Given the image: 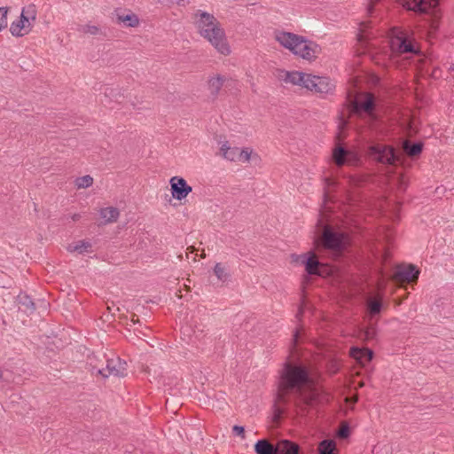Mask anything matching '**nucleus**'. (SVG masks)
<instances>
[{
  "label": "nucleus",
  "instance_id": "f257e3e1",
  "mask_svg": "<svg viewBox=\"0 0 454 454\" xmlns=\"http://www.w3.org/2000/svg\"><path fill=\"white\" fill-rule=\"evenodd\" d=\"M294 395V403L301 413L312 406L318 398V392L309 377V371L301 365L286 364L278 385L277 400L287 402V395Z\"/></svg>",
  "mask_w": 454,
  "mask_h": 454
},
{
  "label": "nucleus",
  "instance_id": "f03ea898",
  "mask_svg": "<svg viewBox=\"0 0 454 454\" xmlns=\"http://www.w3.org/2000/svg\"><path fill=\"white\" fill-rule=\"evenodd\" d=\"M195 24L200 35L206 38L218 52L228 55L231 52L230 46L226 41L225 33L220 27L219 22L207 12L198 10L194 14Z\"/></svg>",
  "mask_w": 454,
  "mask_h": 454
},
{
  "label": "nucleus",
  "instance_id": "7ed1b4c3",
  "mask_svg": "<svg viewBox=\"0 0 454 454\" xmlns=\"http://www.w3.org/2000/svg\"><path fill=\"white\" fill-rule=\"evenodd\" d=\"M319 248L325 250L334 260L339 259L347 249L348 237L331 228H325L317 240Z\"/></svg>",
  "mask_w": 454,
  "mask_h": 454
},
{
  "label": "nucleus",
  "instance_id": "20e7f679",
  "mask_svg": "<svg viewBox=\"0 0 454 454\" xmlns=\"http://www.w3.org/2000/svg\"><path fill=\"white\" fill-rule=\"evenodd\" d=\"M368 155L378 163L395 166L399 160L395 149L387 145L372 143L367 148Z\"/></svg>",
  "mask_w": 454,
  "mask_h": 454
},
{
  "label": "nucleus",
  "instance_id": "39448f33",
  "mask_svg": "<svg viewBox=\"0 0 454 454\" xmlns=\"http://www.w3.org/2000/svg\"><path fill=\"white\" fill-rule=\"evenodd\" d=\"M391 47L400 54L412 53L418 54L419 50L414 44V39L410 33L405 30L395 29L391 39Z\"/></svg>",
  "mask_w": 454,
  "mask_h": 454
},
{
  "label": "nucleus",
  "instance_id": "423d86ee",
  "mask_svg": "<svg viewBox=\"0 0 454 454\" xmlns=\"http://www.w3.org/2000/svg\"><path fill=\"white\" fill-rule=\"evenodd\" d=\"M127 367L126 361L121 360L120 357L110 358L106 360L105 368L93 366L92 373L99 374L103 378H108L109 376L123 378L127 375Z\"/></svg>",
  "mask_w": 454,
  "mask_h": 454
},
{
  "label": "nucleus",
  "instance_id": "0eeeda50",
  "mask_svg": "<svg viewBox=\"0 0 454 454\" xmlns=\"http://www.w3.org/2000/svg\"><path fill=\"white\" fill-rule=\"evenodd\" d=\"M404 6L418 14H427L438 18L437 0H405Z\"/></svg>",
  "mask_w": 454,
  "mask_h": 454
},
{
  "label": "nucleus",
  "instance_id": "6e6552de",
  "mask_svg": "<svg viewBox=\"0 0 454 454\" xmlns=\"http://www.w3.org/2000/svg\"><path fill=\"white\" fill-rule=\"evenodd\" d=\"M351 108L353 113L360 118L365 114L370 121H375L377 115L374 113L375 110V100L372 94H367L365 99L359 101L355 99L351 103Z\"/></svg>",
  "mask_w": 454,
  "mask_h": 454
},
{
  "label": "nucleus",
  "instance_id": "1a4fd4ad",
  "mask_svg": "<svg viewBox=\"0 0 454 454\" xmlns=\"http://www.w3.org/2000/svg\"><path fill=\"white\" fill-rule=\"evenodd\" d=\"M276 39L282 46L298 56L301 53L302 45L307 43V39L303 36L290 32H282L276 35Z\"/></svg>",
  "mask_w": 454,
  "mask_h": 454
},
{
  "label": "nucleus",
  "instance_id": "9d476101",
  "mask_svg": "<svg viewBox=\"0 0 454 454\" xmlns=\"http://www.w3.org/2000/svg\"><path fill=\"white\" fill-rule=\"evenodd\" d=\"M305 82L306 89L321 94L329 93L334 89V85L328 77L309 74Z\"/></svg>",
  "mask_w": 454,
  "mask_h": 454
},
{
  "label": "nucleus",
  "instance_id": "9b49d317",
  "mask_svg": "<svg viewBox=\"0 0 454 454\" xmlns=\"http://www.w3.org/2000/svg\"><path fill=\"white\" fill-rule=\"evenodd\" d=\"M170 190L172 197L177 200H182L192 191V188L187 184L184 178L181 176H173L170 181Z\"/></svg>",
  "mask_w": 454,
  "mask_h": 454
},
{
  "label": "nucleus",
  "instance_id": "f8f14e48",
  "mask_svg": "<svg viewBox=\"0 0 454 454\" xmlns=\"http://www.w3.org/2000/svg\"><path fill=\"white\" fill-rule=\"evenodd\" d=\"M333 160L334 163L340 167L345 164L356 165L359 159L357 155L346 148L339 145L333 152Z\"/></svg>",
  "mask_w": 454,
  "mask_h": 454
},
{
  "label": "nucleus",
  "instance_id": "ddd939ff",
  "mask_svg": "<svg viewBox=\"0 0 454 454\" xmlns=\"http://www.w3.org/2000/svg\"><path fill=\"white\" fill-rule=\"evenodd\" d=\"M367 321H378L383 309L387 307L380 296L370 297L366 300Z\"/></svg>",
  "mask_w": 454,
  "mask_h": 454
},
{
  "label": "nucleus",
  "instance_id": "4468645a",
  "mask_svg": "<svg viewBox=\"0 0 454 454\" xmlns=\"http://www.w3.org/2000/svg\"><path fill=\"white\" fill-rule=\"evenodd\" d=\"M305 271L310 276H323L325 272V264L320 262L315 251H309V257L305 260Z\"/></svg>",
  "mask_w": 454,
  "mask_h": 454
},
{
  "label": "nucleus",
  "instance_id": "2eb2a0df",
  "mask_svg": "<svg viewBox=\"0 0 454 454\" xmlns=\"http://www.w3.org/2000/svg\"><path fill=\"white\" fill-rule=\"evenodd\" d=\"M419 275V270L413 264L400 266L395 271L398 281L416 283Z\"/></svg>",
  "mask_w": 454,
  "mask_h": 454
},
{
  "label": "nucleus",
  "instance_id": "dca6fc26",
  "mask_svg": "<svg viewBox=\"0 0 454 454\" xmlns=\"http://www.w3.org/2000/svg\"><path fill=\"white\" fill-rule=\"evenodd\" d=\"M30 30L29 16L25 14V9H23L20 20L11 24L10 32L13 36L20 37L27 35Z\"/></svg>",
  "mask_w": 454,
  "mask_h": 454
},
{
  "label": "nucleus",
  "instance_id": "f3484780",
  "mask_svg": "<svg viewBox=\"0 0 454 454\" xmlns=\"http://www.w3.org/2000/svg\"><path fill=\"white\" fill-rule=\"evenodd\" d=\"M309 74L298 72V71H280L279 73V79L286 83H292L294 85H301L305 87L306 80Z\"/></svg>",
  "mask_w": 454,
  "mask_h": 454
},
{
  "label": "nucleus",
  "instance_id": "a211bd4d",
  "mask_svg": "<svg viewBox=\"0 0 454 454\" xmlns=\"http://www.w3.org/2000/svg\"><path fill=\"white\" fill-rule=\"evenodd\" d=\"M275 454H301L300 446L287 439L279 440L276 442Z\"/></svg>",
  "mask_w": 454,
  "mask_h": 454
},
{
  "label": "nucleus",
  "instance_id": "6ab92c4d",
  "mask_svg": "<svg viewBox=\"0 0 454 454\" xmlns=\"http://www.w3.org/2000/svg\"><path fill=\"white\" fill-rule=\"evenodd\" d=\"M350 356L360 364H365L372 361L373 357V351L369 348H361L358 347H352L350 348Z\"/></svg>",
  "mask_w": 454,
  "mask_h": 454
},
{
  "label": "nucleus",
  "instance_id": "aec40b11",
  "mask_svg": "<svg viewBox=\"0 0 454 454\" xmlns=\"http://www.w3.org/2000/svg\"><path fill=\"white\" fill-rule=\"evenodd\" d=\"M301 53H300V57L307 60H312L317 58V54L320 52L321 48L316 43L307 40V43L302 45Z\"/></svg>",
  "mask_w": 454,
  "mask_h": 454
},
{
  "label": "nucleus",
  "instance_id": "412c9836",
  "mask_svg": "<svg viewBox=\"0 0 454 454\" xmlns=\"http://www.w3.org/2000/svg\"><path fill=\"white\" fill-rule=\"evenodd\" d=\"M116 23H123L128 27H135L139 24L138 17L129 12L128 13H116Z\"/></svg>",
  "mask_w": 454,
  "mask_h": 454
},
{
  "label": "nucleus",
  "instance_id": "4be33fe9",
  "mask_svg": "<svg viewBox=\"0 0 454 454\" xmlns=\"http://www.w3.org/2000/svg\"><path fill=\"white\" fill-rule=\"evenodd\" d=\"M254 451L256 454H275L276 443L272 444L267 439L258 440L254 444Z\"/></svg>",
  "mask_w": 454,
  "mask_h": 454
},
{
  "label": "nucleus",
  "instance_id": "5701e85b",
  "mask_svg": "<svg viewBox=\"0 0 454 454\" xmlns=\"http://www.w3.org/2000/svg\"><path fill=\"white\" fill-rule=\"evenodd\" d=\"M226 81V77L220 74L211 78L208 81V89L210 90L211 95L215 98L219 94L220 90L222 89Z\"/></svg>",
  "mask_w": 454,
  "mask_h": 454
},
{
  "label": "nucleus",
  "instance_id": "b1692460",
  "mask_svg": "<svg viewBox=\"0 0 454 454\" xmlns=\"http://www.w3.org/2000/svg\"><path fill=\"white\" fill-rule=\"evenodd\" d=\"M120 211L117 207H107L100 210V216L105 220V223L117 222Z\"/></svg>",
  "mask_w": 454,
  "mask_h": 454
},
{
  "label": "nucleus",
  "instance_id": "393cba45",
  "mask_svg": "<svg viewBox=\"0 0 454 454\" xmlns=\"http://www.w3.org/2000/svg\"><path fill=\"white\" fill-rule=\"evenodd\" d=\"M319 454H336V443L334 440L325 439L318 444Z\"/></svg>",
  "mask_w": 454,
  "mask_h": 454
},
{
  "label": "nucleus",
  "instance_id": "a878e982",
  "mask_svg": "<svg viewBox=\"0 0 454 454\" xmlns=\"http://www.w3.org/2000/svg\"><path fill=\"white\" fill-rule=\"evenodd\" d=\"M220 150H221L222 155L226 160H229L231 161L238 160L239 153V148H238V147H230V146L227 145V143H225V144H223L221 146Z\"/></svg>",
  "mask_w": 454,
  "mask_h": 454
},
{
  "label": "nucleus",
  "instance_id": "bb28decb",
  "mask_svg": "<svg viewBox=\"0 0 454 454\" xmlns=\"http://www.w3.org/2000/svg\"><path fill=\"white\" fill-rule=\"evenodd\" d=\"M403 149L409 156L416 157L421 153L423 150V144L420 142L413 144L406 142L403 145Z\"/></svg>",
  "mask_w": 454,
  "mask_h": 454
},
{
  "label": "nucleus",
  "instance_id": "cd10ccee",
  "mask_svg": "<svg viewBox=\"0 0 454 454\" xmlns=\"http://www.w3.org/2000/svg\"><path fill=\"white\" fill-rule=\"evenodd\" d=\"M91 248V243L86 240H80L74 245H69L68 250L70 252H78L79 254H84L89 252Z\"/></svg>",
  "mask_w": 454,
  "mask_h": 454
},
{
  "label": "nucleus",
  "instance_id": "c85d7f7f",
  "mask_svg": "<svg viewBox=\"0 0 454 454\" xmlns=\"http://www.w3.org/2000/svg\"><path fill=\"white\" fill-rule=\"evenodd\" d=\"M80 31L93 35L106 36V32L104 29L94 25H84L80 28Z\"/></svg>",
  "mask_w": 454,
  "mask_h": 454
},
{
  "label": "nucleus",
  "instance_id": "c756f323",
  "mask_svg": "<svg viewBox=\"0 0 454 454\" xmlns=\"http://www.w3.org/2000/svg\"><path fill=\"white\" fill-rule=\"evenodd\" d=\"M214 273L217 277V278L223 282L228 280V278H230V275L227 272L225 267H223L219 262L215 265Z\"/></svg>",
  "mask_w": 454,
  "mask_h": 454
},
{
  "label": "nucleus",
  "instance_id": "7c9ffc66",
  "mask_svg": "<svg viewBox=\"0 0 454 454\" xmlns=\"http://www.w3.org/2000/svg\"><path fill=\"white\" fill-rule=\"evenodd\" d=\"M19 303L23 306L27 310L33 312L35 309V306L32 299L28 295H19Z\"/></svg>",
  "mask_w": 454,
  "mask_h": 454
},
{
  "label": "nucleus",
  "instance_id": "2f4dec72",
  "mask_svg": "<svg viewBox=\"0 0 454 454\" xmlns=\"http://www.w3.org/2000/svg\"><path fill=\"white\" fill-rule=\"evenodd\" d=\"M377 323L378 321H368V326L364 330V336L367 340H372L377 335Z\"/></svg>",
  "mask_w": 454,
  "mask_h": 454
},
{
  "label": "nucleus",
  "instance_id": "473e14b6",
  "mask_svg": "<svg viewBox=\"0 0 454 454\" xmlns=\"http://www.w3.org/2000/svg\"><path fill=\"white\" fill-rule=\"evenodd\" d=\"M93 184V178L90 175L78 177L75 181V184L78 188H88Z\"/></svg>",
  "mask_w": 454,
  "mask_h": 454
},
{
  "label": "nucleus",
  "instance_id": "72a5a7b5",
  "mask_svg": "<svg viewBox=\"0 0 454 454\" xmlns=\"http://www.w3.org/2000/svg\"><path fill=\"white\" fill-rule=\"evenodd\" d=\"M309 257V251L307 253L301 254H293L291 255L293 262H297L303 266L305 265V260Z\"/></svg>",
  "mask_w": 454,
  "mask_h": 454
},
{
  "label": "nucleus",
  "instance_id": "f704fd0d",
  "mask_svg": "<svg viewBox=\"0 0 454 454\" xmlns=\"http://www.w3.org/2000/svg\"><path fill=\"white\" fill-rule=\"evenodd\" d=\"M7 13L8 9L5 7H0V26L1 30L7 27Z\"/></svg>",
  "mask_w": 454,
  "mask_h": 454
},
{
  "label": "nucleus",
  "instance_id": "c9c22d12",
  "mask_svg": "<svg viewBox=\"0 0 454 454\" xmlns=\"http://www.w3.org/2000/svg\"><path fill=\"white\" fill-rule=\"evenodd\" d=\"M250 157H251V152H248L247 148H245L242 150L239 149V158H238L239 161H242V162L248 161Z\"/></svg>",
  "mask_w": 454,
  "mask_h": 454
},
{
  "label": "nucleus",
  "instance_id": "e433bc0d",
  "mask_svg": "<svg viewBox=\"0 0 454 454\" xmlns=\"http://www.w3.org/2000/svg\"><path fill=\"white\" fill-rule=\"evenodd\" d=\"M160 4L164 5H170L176 4L180 6H185L186 4H188V1L186 0H157Z\"/></svg>",
  "mask_w": 454,
  "mask_h": 454
},
{
  "label": "nucleus",
  "instance_id": "4c0bfd02",
  "mask_svg": "<svg viewBox=\"0 0 454 454\" xmlns=\"http://www.w3.org/2000/svg\"><path fill=\"white\" fill-rule=\"evenodd\" d=\"M25 14L29 16V20H35L36 18V11L35 5H29L27 10H25Z\"/></svg>",
  "mask_w": 454,
  "mask_h": 454
},
{
  "label": "nucleus",
  "instance_id": "58836bf2",
  "mask_svg": "<svg viewBox=\"0 0 454 454\" xmlns=\"http://www.w3.org/2000/svg\"><path fill=\"white\" fill-rule=\"evenodd\" d=\"M232 431H233V433L236 435H239V436H240L243 439L245 438V428H244V427L235 425L233 427V428H232Z\"/></svg>",
  "mask_w": 454,
  "mask_h": 454
},
{
  "label": "nucleus",
  "instance_id": "ea45409f",
  "mask_svg": "<svg viewBox=\"0 0 454 454\" xmlns=\"http://www.w3.org/2000/svg\"><path fill=\"white\" fill-rule=\"evenodd\" d=\"M365 177L359 176V177H351V183L355 185H360L362 183L365 182Z\"/></svg>",
  "mask_w": 454,
  "mask_h": 454
},
{
  "label": "nucleus",
  "instance_id": "a19ab883",
  "mask_svg": "<svg viewBox=\"0 0 454 454\" xmlns=\"http://www.w3.org/2000/svg\"><path fill=\"white\" fill-rule=\"evenodd\" d=\"M105 96L109 98H114L117 96V93L115 92V90L112 88H106L105 90Z\"/></svg>",
  "mask_w": 454,
  "mask_h": 454
},
{
  "label": "nucleus",
  "instance_id": "79ce46f5",
  "mask_svg": "<svg viewBox=\"0 0 454 454\" xmlns=\"http://www.w3.org/2000/svg\"><path fill=\"white\" fill-rule=\"evenodd\" d=\"M338 434L340 438H347L349 434L348 427L342 428Z\"/></svg>",
  "mask_w": 454,
  "mask_h": 454
},
{
  "label": "nucleus",
  "instance_id": "37998d69",
  "mask_svg": "<svg viewBox=\"0 0 454 454\" xmlns=\"http://www.w3.org/2000/svg\"><path fill=\"white\" fill-rule=\"evenodd\" d=\"M274 407H275L274 419H279L283 414V411H282V409L277 407L276 404L274 405Z\"/></svg>",
  "mask_w": 454,
  "mask_h": 454
},
{
  "label": "nucleus",
  "instance_id": "c03bdc74",
  "mask_svg": "<svg viewBox=\"0 0 454 454\" xmlns=\"http://www.w3.org/2000/svg\"><path fill=\"white\" fill-rule=\"evenodd\" d=\"M302 314H303V308L301 306V307L299 308V310H298V312H297L296 317H301V316H302Z\"/></svg>",
  "mask_w": 454,
  "mask_h": 454
},
{
  "label": "nucleus",
  "instance_id": "a18cd8bd",
  "mask_svg": "<svg viewBox=\"0 0 454 454\" xmlns=\"http://www.w3.org/2000/svg\"><path fill=\"white\" fill-rule=\"evenodd\" d=\"M136 315H133L132 317V319H131V322L135 325V324H137V323H140L139 319L138 318H135Z\"/></svg>",
  "mask_w": 454,
  "mask_h": 454
},
{
  "label": "nucleus",
  "instance_id": "49530a36",
  "mask_svg": "<svg viewBox=\"0 0 454 454\" xmlns=\"http://www.w3.org/2000/svg\"><path fill=\"white\" fill-rule=\"evenodd\" d=\"M79 218H80V215H78V214H74V215L72 216V219H73L74 221H77V220H79Z\"/></svg>",
  "mask_w": 454,
  "mask_h": 454
},
{
  "label": "nucleus",
  "instance_id": "de8ad7c7",
  "mask_svg": "<svg viewBox=\"0 0 454 454\" xmlns=\"http://www.w3.org/2000/svg\"><path fill=\"white\" fill-rule=\"evenodd\" d=\"M297 338H298V333L296 332L294 335V341H297Z\"/></svg>",
  "mask_w": 454,
  "mask_h": 454
},
{
  "label": "nucleus",
  "instance_id": "09e8293b",
  "mask_svg": "<svg viewBox=\"0 0 454 454\" xmlns=\"http://www.w3.org/2000/svg\"><path fill=\"white\" fill-rule=\"evenodd\" d=\"M188 250H189L191 253H192V252H194V251H195V248H194V247H190L188 248Z\"/></svg>",
  "mask_w": 454,
  "mask_h": 454
}]
</instances>
